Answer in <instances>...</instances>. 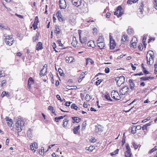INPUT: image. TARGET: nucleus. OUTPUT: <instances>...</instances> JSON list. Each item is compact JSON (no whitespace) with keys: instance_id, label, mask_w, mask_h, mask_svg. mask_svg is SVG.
Returning <instances> with one entry per match:
<instances>
[{"instance_id":"f03ea898","label":"nucleus","mask_w":157,"mask_h":157,"mask_svg":"<svg viewBox=\"0 0 157 157\" xmlns=\"http://www.w3.org/2000/svg\"><path fill=\"white\" fill-rule=\"evenodd\" d=\"M115 81L118 86H120L124 82V77L123 76H121L116 78Z\"/></svg>"},{"instance_id":"4c0bfd02","label":"nucleus","mask_w":157,"mask_h":157,"mask_svg":"<svg viewBox=\"0 0 157 157\" xmlns=\"http://www.w3.org/2000/svg\"><path fill=\"white\" fill-rule=\"evenodd\" d=\"M94 41L92 40L89 41L87 43V45L89 47H94V46H92V44H94Z\"/></svg>"},{"instance_id":"5701e85b","label":"nucleus","mask_w":157,"mask_h":157,"mask_svg":"<svg viewBox=\"0 0 157 157\" xmlns=\"http://www.w3.org/2000/svg\"><path fill=\"white\" fill-rule=\"evenodd\" d=\"M44 70V68H43L40 71V75L41 76H44L46 75V74L47 73V68H46V69L44 70L45 71V72L44 74L43 73V71Z\"/></svg>"},{"instance_id":"a211bd4d","label":"nucleus","mask_w":157,"mask_h":157,"mask_svg":"<svg viewBox=\"0 0 157 157\" xmlns=\"http://www.w3.org/2000/svg\"><path fill=\"white\" fill-rule=\"evenodd\" d=\"M72 118L74 121L73 122V123H75V122L77 123H78L81 121V119L78 117H73Z\"/></svg>"},{"instance_id":"72a5a7b5","label":"nucleus","mask_w":157,"mask_h":157,"mask_svg":"<svg viewBox=\"0 0 157 157\" xmlns=\"http://www.w3.org/2000/svg\"><path fill=\"white\" fill-rule=\"evenodd\" d=\"M28 84H30V85H32L34 84V81L32 77H30L28 80Z\"/></svg>"},{"instance_id":"13d9d810","label":"nucleus","mask_w":157,"mask_h":157,"mask_svg":"<svg viewBox=\"0 0 157 157\" xmlns=\"http://www.w3.org/2000/svg\"><path fill=\"white\" fill-rule=\"evenodd\" d=\"M56 15H57V17H61L62 16L61 15V12L60 11H58L56 13Z\"/></svg>"},{"instance_id":"69168bd1","label":"nucleus","mask_w":157,"mask_h":157,"mask_svg":"<svg viewBox=\"0 0 157 157\" xmlns=\"http://www.w3.org/2000/svg\"><path fill=\"white\" fill-rule=\"evenodd\" d=\"M6 80H3L1 83V86H5L6 83Z\"/></svg>"},{"instance_id":"f257e3e1","label":"nucleus","mask_w":157,"mask_h":157,"mask_svg":"<svg viewBox=\"0 0 157 157\" xmlns=\"http://www.w3.org/2000/svg\"><path fill=\"white\" fill-rule=\"evenodd\" d=\"M16 129L18 131V132H20L23 129V127L25 125V123L24 121H22L21 119L17 120L16 123Z\"/></svg>"},{"instance_id":"39448f33","label":"nucleus","mask_w":157,"mask_h":157,"mask_svg":"<svg viewBox=\"0 0 157 157\" xmlns=\"http://www.w3.org/2000/svg\"><path fill=\"white\" fill-rule=\"evenodd\" d=\"M125 146L127 151L125 153V155L126 157H131L132 155V153H131L130 147L128 144H126Z\"/></svg>"},{"instance_id":"052dcab7","label":"nucleus","mask_w":157,"mask_h":157,"mask_svg":"<svg viewBox=\"0 0 157 157\" xmlns=\"http://www.w3.org/2000/svg\"><path fill=\"white\" fill-rule=\"evenodd\" d=\"M5 75L4 74V73H3V71H0V78L2 77L3 76H4Z\"/></svg>"},{"instance_id":"c9c22d12","label":"nucleus","mask_w":157,"mask_h":157,"mask_svg":"<svg viewBox=\"0 0 157 157\" xmlns=\"http://www.w3.org/2000/svg\"><path fill=\"white\" fill-rule=\"evenodd\" d=\"M104 98L107 99L108 101H112V99L110 98L109 95L107 94L104 96Z\"/></svg>"},{"instance_id":"9b49d317","label":"nucleus","mask_w":157,"mask_h":157,"mask_svg":"<svg viewBox=\"0 0 157 157\" xmlns=\"http://www.w3.org/2000/svg\"><path fill=\"white\" fill-rule=\"evenodd\" d=\"M129 84H130V88L132 91L135 90V85L134 83L133 82L132 79H130L128 81Z\"/></svg>"},{"instance_id":"338daca9","label":"nucleus","mask_w":157,"mask_h":157,"mask_svg":"<svg viewBox=\"0 0 157 157\" xmlns=\"http://www.w3.org/2000/svg\"><path fill=\"white\" fill-rule=\"evenodd\" d=\"M86 125V121H84L82 124V128H85Z\"/></svg>"},{"instance_id":"f8f14e48","label":"nucleus","mask_w":157,"mask_h":157,"mask_svg":"<svg viewBox=\"0 0 157 157\" xmlns=\"http://www.w3.org/2000/svg\"><path fill=\"white\" fill-rule=\"evenodd\" d=\"M150 56L149 60H153V58H154V54L153 52L152 51H148L147 54V56Z\"/></svg>"},{"instance_id":"4d7b16f0","label":"nucleus","mask_w":157,"mask_h":157,"mask_svg":"<svg viewBox=\"0 0 157 157\" xmlns=\"http://www.w3.org/2000/svg\"><path fill=\"white\" fill-rule=\"evenodd\" d=\"M146 39V37L145 36H143V40H142V42L144 43V45L145 46V45H146V44L145 43Z\"/></svg>"},{"instance_id":"a878e982","label":"nucleus","mask_w":157,"mask_h":157,"mask_svg":"<svg viewBox=\"0 0 157 157\" xmlns=\"http://www.w3.org/2000/svg\"><path fill=\"white\" fill-rule=\"evenodd\" d=\"M10 95V94L8 92H6L5 91H3L1 95V97L2 98L4 97L5 96H6L7 97H9Z\"/></svg>"},{"instance_id":"603ef678","label":"nucleus","mask_w":157,"mask_h":157,"mask_svg":"<svg viewBox=\"0 0 157 157\" xmlns=\"http://www.w3.org/2000/svg\"><path fill=\"white\" fill-rule=\"evenodd\" d=\"M154 7L157 10V0H154Z\"/></svg>"},{"instance_id":"864d4df0","label":"nucleus","mask_w":157,"mask_h":157,"mask_svg":"<svg viewBox=\"0 0 157 157\" xmlns=\"http://www.w3.org/2000/svg\"><path fill=\"white\" fill-rule=\"evenodd\" d=\"M128 33L129 34H131L133 33V29H128Z\"/></svg>"},{"instance_id":"2eb2a0df","label":"nucleus","mask_w":157,"mask_h":157,"mask_svg":"<svg viewBox=\"0 0 157 157\" xmlns=\"http://www.w3.org/2000/svg\"><path fill=\"white\" fill-rule=\"evenodd\" d=\"M135 40L137 41V38L135 37H133L132 40L131 41V43L132 47L134 48H136V43L135 41Z\"/></svg>"},{"instance_id":"7ed1b4c3","label":"nucleus","mask_w":157,"mask_h":157,"mask_svg":"<svg viewBox=\"0 0 157 157\" xmlns=\"http://www.w3.org/2000/svg\"><path fill=\"white\" fill-rule=\"evenodd\" d=\"M122 8L120 6H119L117 8L116 11L114 12V15H116L117 17H120L123 14Z\"/></svg>"},{"instance_id":"b1692460","label":"nucleus","mask_w":157,"mask_h":157,"mask_svg":"<svg viewBox=\"0 0 157 157\" xmlns=\"http://www.w3.org/2000/svg\"><path fill=\"white\" fill-rule=\"evenodd\" d=\"M97 46L100 49H102L105 47V44L104 43H97Z\"/></svg>"},{"instance_id":"c85d7f7f","label":"nucleus","mask_w":157,"mask_h":157,"mask_svg":"<svg viewBox=\"0 0 157 157\" xmlns=\"http://www.w3.org/2000/svg\"><path fill=\"white\" fill-rule=\"evenodd\" d=\"M4 36L5 37V41H6V40H10L11 38H13L12 35L8 36L6 34H4Z\"/></svg>"},{"instance_id":"49530a36","label":"nucleus","mask_w":157,"mask_h":157,"mask_svg":"<svg viewBox=\"0 0 157 157\" xmlns=\"http://www.w3.org/2000/svg\"><path fill=\"white\" fill-rule=\"evenodd\" d=\"M132 144L135 149H136L138 148V145L136 144L134 142H132Z\"/></svg>"},{"instance_id":"0e129e2a","label":"nucleus","mask_w":157,"mask_h":157,"mask_svg":"<svg viewBox=\"0 0 157 157\" xmlns=\"http://www.w3.org/2000/svg\"><path fill=\"white\" fill-rule=\"evenodd\" d=\"M58 19L59 21L60 22L63 21V18H62V16H61V17H58Z\"/></svg>"},{"instance_id":"0eeeda50","label":"nucleus","mask_w":157,"mask_h":157,"mask_svg":"<svg viewBox=\"0 0 157 157\" xmlns=\"http://www.w3.org/2000/svg\"><path fill=\"white\" fill-rule=\"evenodd\" d=\"M129 88L127 86H124L120 90V95H124L128 93V91Z\"/></svg>"},{"instance_id":"412c9836","label":"nucleus","mask_w":157,"mask_h":157,"mask_svg":"<svg viewBox=\"0 0 157 157\" xmlns=\"http://www.w3.org/2000/svg\"><path fill=\"white\" fill-rule=\"evenodd\" d=\"M103 131L101 125L95 126V132L96 133H98L99 132H102Z\"/></svg>"},{"instance_id":"473e14b6","label":"nucleus","mask_w":157,"mask_h":157,"mask_svg":"<svg viewBox=\"0 0 157 157\" xmlns=\"http://www.w3.org/2000/svg\"><path fill=\"white\" fill-rule=\"evenodd\" d=\"M69 120H67V119H64L63 121V127H66L67 124L68 123Z\"/></svg>"},{"instance_id":"e2e57ef3","label":"nucleus","mask_w":157,"mask_h":157,"mask_svg":"<svg viewBox=\"0 0 157 157\" xmlns=\"http://www.w3.org/2000/svg\"><path fill=\"white\" fill-rule=\"evenodd\" d=\"M109 72V69L108 67H106L105 70V72L106 73H108Z\"/></svg>"},{"instance_id":"9d476101","label":"nucleus","mask_w":157,"mask_h":157,"mask_svg":"<svg viewBox=\"0 0 157 157\" xmlns=\"http://www.w3.org/2000/svg\"><path fill=\"white\" fill-rule=\"evenodd\" d=\"M72 3L76 7L80 6L82 3V0H71Z\"/></svg>"},{"instance_id":"680f3d73","label":"nucleus","mask_w":157,"mask_h":157,"mask_svg":"<svg viewBox=\"0 0 157 157\" xmlns=\"http://www.w3.org/2000/svg\"><path fill=\"white\" fill-rule=\"evenodd\" d=\"M72 103V102H67L65 103V105L67 106H69L70 105V104Z\"/></svg>"},{"instance_id":"393cba45","label":"nucleus","mask_w":157,"mask_h":157,"mask_svg":"<svg viewBox=\"0 0 157 157\" xmlns=\"http://www.w3.org/2000/svg\"><path fill=\"white\" fill-rule=\"evenodd\" d=\"M80 126L79 125L75 127L73 129L74 133L76 134L78 132V130L80 129Z\"/></svg>"},{"instance_id":"1a4fd4ad","label":"nucleus","mask_w":157,"mask_h":157,"mask_svg":"<svg viewBox=\"0 0 157 157\" xmlns=\"http://www.w3.org/2000/svg\"><path fill=\"white\" fill-rule=\"evenodd\" d=\"M79 40L80 42L82 44H86V43L87 41V38L86 37H84L83 38H81V33L80 32H78Z\"/></svg>"},{"instance_id":"79ce46f5","label":"nucleus","mask_w":157,"mask_h":157,"mask_svg":"<svg viewBox=\"0 0 157 157\" xmlns=\"http://www.w3.org/2000/svg\"><path fill=\"white\" fill-rule=\"evenodd\" d=\"M58 71L60 76H62L64 75V74L61 69L59 68L58 69Z\"/></svg>"},{"instance_id":"c03bdc74","label":"nucleus","mask_w":157,"mask_h":157,"mask_svg":"<svg viewBox=\"0 0 157 157\" xmlns=\"http://www.w3.org/2000/svg\"><path fill=\"white\" fill-rule=\"evenodd\" d=\"M38 35L37 34H36V35L35 36L33 37V41H36L38 40Z\"/></svg>"},{"instance_id":"09e8293b","label":"nucleus","mask_w":157,"mask_h":157,"mask_svg":"<svg viewBox=\"0 0 157 157\" xmlns=\"http://www.w3.org/2000/svg\"><path fill=\"white\" fill-rule=\"evenodd\" d=\"M77 44V41H72L71 43L72 45L74 47H76Z\"/></svg>"},{"instance_id":"58836bf2","label":"nucleus","mask_w":157,"mask_h":157,"mask_svg":"<svg viewBox=\"0 0 157 157\" xmlns=\"http://www.w3.org/2000/svg\"><path fill=\"white\" fill-rule=\"evenodd\" d=\"M86 65H87L89 62L90 63L92 64L94 63V62L90 58H87L86 60Z\"/></svg>"},{"instance_id":"bf43d9fd","label":"nucleus","mask_w":157,"mask_h":157,"mask_svg":"<svg viewBox=\"0 0 157 157\" xmlns=\"http://www.w3.org/2000/svg\"><path fill=\"white\" fill-rule=\"evenodd\" d=\"M115 44V42L113 39H112L111 37L110 38V44Z\"/></svg>"},{"instance_id":"a19ab883","label":"nucleus","mask_w":157,"mask_h":157,"mask_svg":"<svg viewBox=\"0 0 157 157\" xmlns=\"http://www.w3.org/2000/svg\"><path fill=\"white\" fill-rule=\"evenodd\" d=\"M71 107L72 109H74L75 110H77V109L78 108V107H77L76 105L75 104H73L71 105Z\"/></svg>"},{"instance_id":"4be33fe9","label":"nucleus","mask_w":157,"mask_h":157,"mask_svg":"<svg viewBox=\"0 0 157 157\" xmlns=\"http://www.w3.org/2000/svg\"><path fill=\"white\" fill-rule=\"evenodd\" d=\"M154 77H142L140 78V81H146L149 79H152L154 78Z\"/></svg>"},{"instance_id":"cd10ccee","label":"nucleus","mask_w":157,"mask_h":157,"mask_svg":"<svg viewBox=\"0 0 157 157\" xmlns=\"http://www.w3.org/2000/svg\"><path fill=\"white\" fill-rule=\"evenodd\" d=\"M32 130L30 129H29V130L27 132V135L28 136V137L29 138L31 139L32 137V135L31 133Z\"/></svg>"},{"instance_id":"ea45409f","label":"nucleus","mask_w":157,"mask_h":157,"mask_svg":"<svg viewBox=\"0 0 157 157\" xmlns=\"http://www.w3.org/2000/svg\"><path fill=\"white\" fill-rule=\"evenodd\" d=\"M48 109L50 110L52 113L54 114L55 115H56V114H55V113L54 109L51 106H49L48 107Z\"/></svg>"},{"instance_id":"f3484780","label":"nucleus","mask_w":157,"mask_h":157,"mask_svg":"<svg viewBox=\"0 0 157 157\" xmlns=\"http://www.w3.org/2000/svg\"><path fill=\"white\" fill-rule=\"evenodd\" d=\"M144 2H142L140 3V6L139 7V11L140 13V14H143V12L144 11V9L143 7L144 6Z\"/></svg>"},{"instance_id":"6ab92c4d","label":"nucleus","mask_w":157,"mask_h":157,"mask_svg":"<svg viewBox=\"0 0 157 157\" xmlns=\"http://www.w3.org/2000/svg\"><path fill=\"white\" fill-rule=\"evenodd\" d=\"M43 48L42 47V44L41 42H39L36 44V49L37 51H39L40 50H41Z\"/></svg>"},{"instance_id":"a18cd8bd","label":"nucleus","mask_w":157,"mask_h":157,"mask_svg":"<svg viewBox=\"0 0 157 157\" xmlns=\"http://www.w3.org/2000/svg\"><path fill=\"white\" fill-rule=\"evenodd\" d=\"M119 151V149H117L115 151L111 153V155H113L117 154Z\"/></svg>"},{"instance_id":"774afa93","label":"nucleus","mask_w":157,"mask_h":157,"mask_svg":"<svg viewBox=\"0 0 157 157\" xmlns=\"http://www.w3.org/2000/svg\"><path fill=\"white\" fill-rule=\"evenodd\" d=\"M155 71L157 73V64H155L154 65Z\"/></svg>"},{"instance_id":"37998d69","label":"nucleus","mask_w":157,"mask_h":157,"mask_svg":"<svg viewBox=\"0 0 157 157\" xmlns=\"http://www.w3.org/2000/svg\"><path fill=\"white\" fill-rule=\"evenodd\" d=\"M127 36L124 35L123 36L122 38L121 39V41L123 42H125L127 40Z\"/></svg>"},{"instance_id":"8fccbe9b","label":"nucleus","mask_w":157,"mask_h":157,"mask_svg":"<svg viewBox=\"0 0 157 157\" xmlns=\"http://www.w3.org/2000/svg\"><path fill=\"white\" fill-rule=\"evenodd\" d=\"M115 44H110V47L111 49H113L116 46Z\"/></svg>"},{"instance_id":"bb28decb","label":"nucleus","mask_w":157,"mask_h":157,"mask_svg":"<svg viewBox=\"0 0 157 157\" xmlns=\"http://www.w3.org/2000/svg\"><path fill=\"white\" fill-rule=\"evenodd\" d=\"M95 147L94 146H90L89 147H86V149L89 151L92 152L94 149Z\"/></svg>"},{"instance_id":"e433bc0d","label":"nucleus","mask_w":157,"mask_h":157,"mask_svg":"<svg viewBox=\"0 0 157 157\" xmlns=\"http://www.w3.org/2000/svg\"><path fill=\"white\" fill-rule=\"evenodd\" d=\"M138 0H128L127 1V4H132V3H131V2H132L133 3H136Z\"/></svg>"},{"instance_id":"423d86ee","label":"nucleus","mask_w":157,"mask_h":157,"mask_svg":"<svg viewBox=\"0 0 157 157\" xmlns=\"http://www.w3.org/2000/svg\"><path fill=\"white\" fill-rule=\"evenodd\" d=\"M141 126L140 125H138L137 126H134L130 129V131L132 134H135L136 133V131L137 130H140L141 129Z\"/></svg>"},{"instance_id":"dca6fc26","label":"nucleus","mask_w":157,"mask_h":157,"mask_svg":"<svg viewBox=\"0 0 157 157\" xmlns=\"http://www.w3.org/2000/svg\"><path fill=\"white\" fill-rule=\"evenodd\" d=\"M37 146L36 143L34 142L33 144H31L30 147L32 150L34 152H35L36 150L34 148H35L36 149H37Z\"/></svg>"},{"instance_id":"5fc2aeb1","label":"nucleus","mask_w":157,"mask_h":157,"mask_svg":"<svg viewBox=\"0 0 157 157\" xmlns=\"http://www.w3.org/2000/svg\"><path fill=\"white\" fill-rule=\"evenodd\" d=\"M39 22L38 16H36L35 18L34 22L38 24Z\"/></svg>"},{"instance_id":"de8ad7c7","label":"nucleus","mask_w":157,"mask_h":157,"mask_svg":"<svg viewBox=\"0 0 157 157\" xmlns=\"http://www.w3.org/2000/svg\"><path fill=\"white\" fill-rule=\"evenodd\" d=\"M103 79H99L98 80H97L96 82V84L97 86H98V85H99L103 81Z\"/></svg>"},{"instance_id":"3c124183","label":"nucleus","mask_w":157,"mask_h":157,"mask_svg":"<svg viewBox=\"0 0 157 157\" xmlns=\"http://www.w3.org/2000/svg\"><path fill=\"white\" fill-rule=\"evenodd\" d=\"M89 97H90V96L88 94H87L86 95V97L85 98V99L87 101H89L90 100V98H89Z\"/></svg>"},{"instance_id":"7c9ffc66","label":"nucleus","mask_w":157,"mask_h":157,"mask_svg":"<svg viewBox=\"0 0 157 157\" xmlns=\"http://www.w3.org/2000/svg\"><path fill=\"white\" fill-rule=\"evenodd\" d=\"M104 39L103 38V37L102 36H100L97 40V43H104Z\"/></svg>"},{"instance_id":"4468645a","label":"nucleus","mask_w":157,"mask_h":157,"mask_svg":"<svg viewBox=\"0 0 157 157\" xmlns=\"http://www.w3.org/2000/svg\"><path fill=\"white\" fill-rule=\"evenodd\" d=\"M65 61L67 63H71L75 62V60L72 57H67L65 58Z\"/></svg>"},{"instance_id":"20e7f679","label":"nucleus","mask_w":157,"mask_h":157,"mask_svg":"<svg viewBox=\"0 0 157 157\" xmlns=\"http://www.w3.org/2000/svg\"><path fill=\"white\" fill-rule=\"evenodd\" d=\"M111 96L113 98L117 100H118L121 99L120 96L117 91L113 90L111 92Z\"/></svg>"},{"instance_id":"6e6552de","label":"nucleus","mask_w":157,"mask_h":157,"mask_svg":"<svg viewBox=\"0 0 157 157\" xmlns=\"http://www.w3.org/2000/svg\"><path fill=\"white\" fill-rule=\"evenodd\" d=\"M59 7L61 9H64L66 7V3L65 0H59Z\"/></svg>"},{"instance_id":"f704fd0d","label":"nucleus","mask_w":157,"mask_h":157,"mask_svg":"<svg viewBox=\"0 0 157 157\" xmlns=\"http://www.w3.org/2000/svg\"><path fill=\"white\" fill-rule=\"evenodd\" d=\"M56 29L54 31V32L56 34H59L60 33V29L59 28V27L56 25L55 27Z\"/></svg>"},{"instance_id":"6e6d98bb","label":"nucleus","mask_w":157,"mask_h":157,"mask_svg":"<svg viewBox=\"0 0 157 157\" xmlns=\"http://www.w3.org/2000/svg\"><path fill=\"white\" fill-rule=\"evenodd\" d=\"M43 149H42L41 148V151H40V150H39V153H40V154L41 155H43V154H44V149L43 147Z\"/></svg>"},{"instance_id":"c756f323","label":"nucleus","mask_w":157,"mask_h":157,"mask_svg":"<svg viewBox=\"0 0 157 157\" xmlns=\"http://www.w3.org/2000/svg\"><path fill=\"white\" fill-rule=\"evenodd\" d=\"M66 116V115H65L64 116H61L59 117H56L55 118V120L56 122H59V120L63 119L65 116Z\"/></svg>"},{"instance_id":"2f4dec72","label":"nucleus","mask_w":157,"mask_h":157,"mask_svg":"<svg viewBox=\"0 0 157 157\" xmlns=\"http://www.w3.org/2000/svg\"><path fill=\"white\" fill-rule=\"evenodd\" d=\"M66 88L69 90L74 89L76 90L77 89V87L76 86H66Z\"/></svg>"},{"instance_id":"ddd939ff","label":"nucleus","mask_w":157,"mask_h":157,"mask_svg":"<svg viewBox=\"0 0 157 157\" xmlns=\"http://www.w3.org/2000/svg\"><path fill=\"white\" fill-rule=\"evenodd\" d=\"M5 120L6 121H7V123L8 126L10 127L12 126V125L13 123L12 119H10L8 117H6L5 118Z\"/></svg>"},{"instance_id":"aec40b11","label":"nucleus","mask_w":157,"mask_h":157,"mask_svg":"<svg viewBox=\"0 0 157 157\" xmlns=\"http://www.w3.org/2000/svg\"><path fill=\"white\" fill-rule=\"evenodd\" d=\"M14 40L13 38H11L10 40H6L5 42L9 46H11L14 43Z\"/></svg>"}]
</instances>
